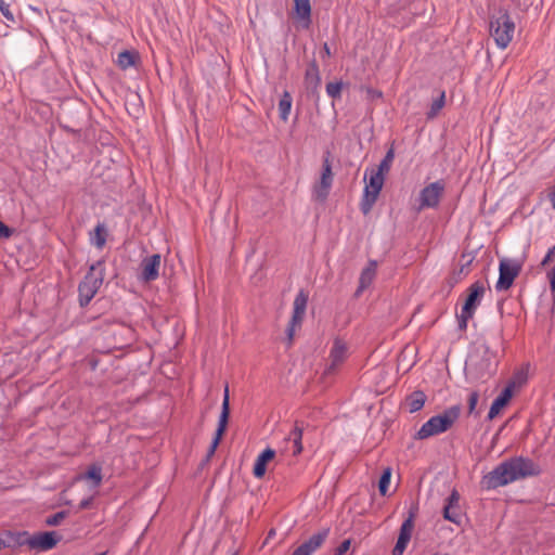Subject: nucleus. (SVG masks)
Here are the masks:
<instances>
[{
	"instance_id": "obj_1",
	"label": "nucleus",
	"mask_w": 555,
	"mask_h": 555,
	"mask_svg": "<svg viewBox=\"0 0 555 555\" xmlns=\"http://www.w3.org/2000/svg\"><path fill=\"white\" fill-rule=\"evenodd\" d=\"M539 473V466L532 460L516 456L499 464L483 477L482 482L487 489H496Z\"/></svg>"
},
{
	"instance_id": "obj_2",
	"label": "nucleus",
	"mask_w": 555,
	"mask_h": 555,
	"mask_svg": "<svg viewBox=\"0 0 555 555\" xmlns=\"http://www.w3.org/2000/svg\"><path fill=\"white\" fill-rule=\"evenodd\" d=\"M103 261L91 264L83 280L78 285L79 305L86 307L98 293L104 280V271L101 268Z\"/></svg>"
},
{
	"instance_id": "obj_3",
	"label": "nucleus",
	"mask_w": 555,
	"mask_h": 555,
	"mask_svg": "<svg viewBox=\"0 0 555 555\" xmlns=\"http://www.w3.org/2000/svg\"><path fill=\"white\" fill-rule=\"evenodd\" d=\"M515 33V23L507 11H500L498 15L490 21V35L496 47L504 50L513 40Z\"/></svg>"
},
{
	"instance_id": "obj_4",
	"label": "nucleus",
	"mask_w": 555,
	"mask_h": 555,
	"mask_svg": "<svg viewBox=\"0 0 555 555\" xmlns=\"http://www.w3.org/2000/svg\"><path fill=\"white\" fill-rule=\"evenodd\" d=\"M15 545H28L30 550L49 551L62 539L55 531H43L29 535L28 532L12 533Z\"/></svg>"
},
{
	"instance_id": "obj_5",
	"label": "nucleus",
	"mask_w": 555,
	"mask_h": 555,
	"mask_svg": "<svg viewBox=\"0 0 555 555\" xmlns=\"http://www.w3.org/2000/svg\"><path fill=\"white\" fill-rule=\"evenodd\" d=\"M460 410L457 406L450 408L442 414L430 417L418 429V439H426L447 431L457 420Z\"/></svg>"
},
{
	"instance_id": "obj_6",
	"label": "nucleus",
	"mask_w": 555,
	"mask_h": 555,
	"mask_svg": "<svg viewBox=\"0 0 555 555\" xmlns=\"http://www.w3.org/2000/svg\"><path fill=\"white\" fill-rule=\"evenodd\" d=\"M367 175L370 176L369 183L364 188V194L360 203V209L363 215H367L372 210L385 181V175L376 171L374 168L366 169L364 179H366Z\"/></svg>"
},
{
	"instance_id": "obj_7",
	"label": "nucleus",
	"mask_w": 555,
	"mask_h": 555,
	"mask_svg": "<svg viewBox=\"0 0 555 555\" xmlns=\"http://www.w3.org/2000/svg\"><path fill=\"white\" fill-rule=\"evenodd\" d=\"M521 268V261L513 258H503L499 264V279L495 283L496 292L509 289L514 280L520 273Z\"/></svg>"
},
{
	"instance_id": "obj_8",
	"label": "nucleus",
	"mask_w": 555,
	"mask_h": 555,
	"mask_svg": "<svg viewBox=\"0 0 555 555\" xmlns=\"http://www.w3.org/2000/svg\"><path fill=\"white\" fill-rule=\"evenodd\" d=\"M307 304L308 293L304 289H300L295 297L293 315L286 328L287 347H291L293 344L296 328L301 326L304 317L306 314Z\"/></svg>"
},
{
	"instance_id": "obj_9",
	"label": "nucleus",
	"mask_w": 555,
	"mask_h": 555,
	"mask_svg": "<svg viewBox=\"0 0 555 555\" xmlns=\"http://www.w3.org/2000/svg\"><path fill=\"white\" fill-rule=\"evenodd\" d=\"M331 152L326 151L323 156L322 172L320 181L315 183L313 192L318 201H325L333 184L334 173L332 171Z\"/></svg>"
},
{
	"instance_id": "obj_10",
	"label": "nucleus",
	"mask_w": 555,
	"mask_h": 555,
	"mask_svg": "<svg viewBox=\"0 0 555 555\" xmlns=\"http://www.w3.org/2000/svg\"><path fill=\"white\" fill-rule=\"evenodd\" d=\"M444 191L442 181H435L425 186L418 194V210L422 208H436Z\"/></svg>"
},
{
	"instance_id": "obj_11",
	"label": "nucleus",
	"mask_w": 555,
	"mask_h": 555,
	"mask_svg": "<svg viewBox=\"0 0 555 555\" xmlns=\"http://www.w3.org/2000/svg\"><path fill=\"white\" fill-rule=\"evenodd\" d=\"M416 516V506L411 505L409 517L401 525L397 543L392 550V555H402L411 541L412 531L414 529V518Z\"/></svg>"
},
{
	"instance_id": "obj_12",
	"label": "nucleus",
	"mask_w": 555,
	"mask_h": 555,
	"mask_svg": "<svg viewBox=\"0 0 555 555\" xmlns=\"http://www.w3.org/2000/svg\"><path fill=\"white\" fill-rule=\"evenodd\" d=\"M160 259L159 254L143 258L140 263L139 279L145 283L155 281L159 275Z\"/></svg>"
},
{
	"instance_id": "obj_13",
	"label": "nucleus",
	"mask_w": 555,
	"mask_h": 555,
	"mask_svg": "<svg viewBox=\"0 0 555 555\" xmlns=\"http://www.w3.org/2000/svg\"><path fill=\"white\" fill-rule=\"evenodd\" d=\"M347 345L341 339L336 338L330 352V364L326 366L324 374H334L339 365L347 359Z\"/></svg>"
},
{
	"instance_id": "obj_14",
	"label": "nucleus",
	"mask_w": 555,
	"mask_h": 555,
	"mask_svg": "<svg viewBox=\"0 0 555 555\" xmlns=\"http://www.w3.org/2000/svg\"><path fill=\"white\" fill-rule=\"evenodd\" d=\"M328 533L330 529L326 528L312 534L307 541L295 548L292 555H312L323 545Z\"/></svg>"
},
{
	"instance_id": "obj_15",
	"label": "nucleus",
	"mask_w": 555,
	"mask_h": 555,
	"mask_svg": "<svg viewBox=\"0 0 555 555\" xmlns=\"http://www.w3.org/2000/svg\"><path fill=\"white\" fill-rule=\"evenodd\" d=\"M486 293L485 283L481 281H476L468 287V295L465 299V302L462 307L464 309V313L472 312L475 313L477 307L479 306L483 295Z\"/></svg>"
},
{
	"instance_id": "obj_16",
	"label": "nucleus",
	"mask_w": 555,
	"mask_h": 555,
	"mask_svg": "<svg viewBox=\"0 0 555 555\" xmlns=\"http://www.w3.org/2000/svg\"><path fill=\"white\" fill-rule=\"evenodd\" d=\"M321 83L319 66L315 60L311 61L305 73V86L309 93L317 94Z\"/></svg>"
},
{
	"instance_id": "obj_17",
	"label": "nucleus",
	"mask_w": 555,
	"mask_h": 555,
	"mask_svg": "<svg viewBox=\"0 0 555 555\" xmlns=\"http://www.w3.org/2000/svg\"><path fill=\"white\" fill-rule=\"evenodd\" d=\"M514 386V383H509L493 400L488 413L489 420H493L500 413L501 409L504 408L511 400L513 396Z\"/></svg>"
},
{
	"instance_id": "obj_18",
	"label": "nucleus",
	"mask_w": 555,
	"mask_h": 555,
	"mask_svg": "<svg viewBox=\"0 0 555 555\" xmlns=\"http://www.w3.org/2000/svg\"><path fill=\"white\" fill-rule=\"evenodd\" d=\"M275 456V451L271 448L263 450L256 459L253 474L256 478H262L267 472V464Z\"/></svg>"
},
{
	"instance_id": "obj_19",
	"label": "nucleus",
	"mask_w": 555,
	"mask_h": 555,
	"mask_svg": "<svg viewBox=\"0 0 555 555\" xmlns=\"http://www.w3.org/2000/svg\"><path fill=\"white\" fill-rule=\"evenodd\" d=\"M446 105V92L442 90H435L431 95L429 109L426 112V119H435Z\"/></svg>"
},
{
	"instance_id": "obj_20",
	"label": "nucleus",
	"mask_w": 555,
	"mask_h": 555,
	"mask_svg": "<svg viewBox=\"0 0 555 555\" xmlns=\"http://www.w3.org/2000/svg\"><path fill=\"white\" fill-rule=\"evenodd\" d=\"M376 261H370L367 267L362 270L359 279V286L354 293L356 297H359L373 282L376 274Z\"/></svg>"
},
{
	"instance_id": "obj_21",
	"label": "nucleus",
	"mask_w": 555,
	"mask_h": 555,
	"mask_svg": "<svg viewBox=\"0 0 555 555\" xmlns=\"http://www.w3.org/2000/svg\"><path fill=\"white\" fill-rule=\"evenodd\" d=\"M294 10L297 16L305 21V27L311 23V4L310 0H294Z\"/></svg>"
},
{
	"instance_id": "obj_22",
	"label": "nucleus",
	"mask_w": 555,
	"mask_h": 555,
	"mask_svg": "<svg viewBox=\"0 0 555 555\" xmlns=\"http://www.w3.org/2000/svg\"><path fill=\"white\" fill-rule=\"evenodd\" d=\"M227 427H228V425L218 423V427L216 429L215 437L210 443V447L208 448L205 459L202 462V466L205 465L206 463H208L210 461V459L214 456L216 449L218 448V446L227 430Z\"/></svg>"
},
{
	"instance_id": "obj_23",
	"label": "nucleus",
	"mask_w": 555,
	"mask_h": 555,
	"mask_svg": "<svg viewBox=\"0 0 555 555\" xmlns=\"http://www.w3.org/2000/svg\"><path fill=\"white\" fill-rule=\"evenodd\" d=\"M302 431L304 427L301 423L296 422L294 429L289 433L287 438V440L293 441L294 444L293 455H298L302 451Z\"/></svg>"
},
{
	"instance_id": "obj_24",
	"label": "nucleus",
	"mask_w": 555,
	"mask_h": 555,
	"mask_svg": "<svg viewBox=\"0 0 555 555\" xmlns=\"http://www.w3.org/2000/svg\"><path fill=\"white\" fill-rule=\"evenodd\" d=\"M107 232L104 224L99 223L93 232L90 233V242L96 248L102 249L106 243Z\"/></svg>"
},
{
	"instance_id": "obj_25",
	"label": "nucleus",
	"mask_w": 555,
	"mask_h": 555,
	"mask_svg": "<svg viewBox=\"0 0 555 555\" xmlns=\"http://www.w3.org/2000/svg\"><path fill=\"white\" fill-rule=\"evenodd\" d=\"M292 95L285 91L279 102V115L283 121L288 119V115L292 108Z\"/></svg>"
},
{
	"instance_id": "obj_26",
	"label": "nucleus",
	"mask_w": 555,
	"mask_h": 555,
	"mask_svg": "<svg viewBox=\"0 0 555 555\" xmlns=\"http://www.w3.org/2000/svg\"><path fill=\"white\" fill-rule=\"evenodd\" d=\"M138 59V53L125 50L118 54L117 64L121 69H127L133 66Z\"/></svg>"
},
{
	"instance_id": "obj_27",
	"label": "nucleus",
	"mask_w": 555,
	"mask_h": 555,
	"mask_svg": "<svg viewBox=\"0 0 555 555\" xmlns=\"http://www.w3.org/2000/svg\"><path fill=\"white\" fill-rule=\"evenodd\" d=\"M230 417V396H229V386L228 384L224 387L221 413L219 415L218 423L228 425Z\"/></svg>"
},
{
	"instance_id": "obj_28",
	"label": "nucleus",
	"mask_w": 555,
	"mask_h": 555,
	"mask_svg": "<svg viewBox=\"0 0 555 555\" xmlns=\"http://www.w3.org/2000/svg\"><path fill=\"white\" fill-rule=\"evenodd\" d=\"M83 478L91 479L94 487H99L102 482V468L96 464H92L88 467V470L83 475Z\"/></svg>"
},
{
	"instance_id": "obj_29",
	"label": "nucleus",
	"mask_w": 555,
	"mask_h": 555,
	"mask_svg": "<svg viewBox=\"0 0 555 555\" xmlns=\"http://www.w3.org/2000/svg\"><path fill=\"white\" fill-rule=\"evenodd\" d=\"M392 470L390 467L384 468L380 478L378 480V491L380 495H386L388 492Z\"/></svg>"
},
{
	"instance_id": "obj_30",
	"label": "nucleus",
	"mask_w": 555,
	"mask_h": 555,
	"mask_svg": "<svg viewBox=\"0 0 555 555\" xmlns=\"http://www.w3.org/2000/svg\"><path fill=\"white\" fill-rule=\"evenodd\" d=\"M443 517L456 525H460L463 519L462 511L459 507H443Z\"/></svg>"
},
{
	"instance_id": "obj_31",
	"label": "nucleus",
	"mask_w": 555,
	"mask_h": 555,
	"mask_svg": "<svg viewBox=\"0 0 555 555\" xmlns=\"http://www.w3.org/2000/svg\"><path fill=\"white\" fill-rule=\"evenodd\" d=\"M393 158H395V151H393V147H390L387 151L384 158L382 159V162L379 163L377 169H375V170L378 172H382L384 175L388 173V171L390 170L391 164L393 162Z\"/></svg>"
},
{
	"instance_id": "obj_32",
	"label": "nucleus",
	"mask_w": 555,
	"mask_h": 555,
	"mask_svg": "<svg viewBox=\"0 0 555 555\" xmlns=\"http://www.w3.org/2000/svg\"><path fill=\"white\" fill-rule=\"evenodd\" d=\"M68 516L67 511L57 512L46 518L44 522L47 526L54 527L59 526Z\"/></svg>"
},
{
	"instance_id": "obj_33",
	"label": "nucleus",
	"mask_w": 555,
	"mask_h": 555,
	"mask_svg": "<svg viewBox=\"0 0 555 555\" xmlns=\"http://www.w3.org/2000/svg\"><path fill=\"white\" fill-rule=\"evenodd\" d=\"M341 89H343V82H340V81L328 82L326 85V92L333 99L340 98Z\"/></svg>"
},
{
	"instance_id": "obj_34",
	"label": "nucleus",
	"mask_w": 555,
	"mask_h": 555,
	"mask_svg": "<svg viewBox=\"0 0 555 555\" xmlns=\"http://www.w3.org/2000/svg\"><path fill=\"white\" fill-rule=\"evenodd\" d=\"M373 376L375 378L380 377V380L377 382V385L382 384L380 388L387 387L388 383L385 379L386 377H389V372L386 370L385 366L376 367L373 372Z\"/></svg>"
},
{
	"instance_id": "obj_35",
	"label": "nucleus",
	"mask_w": 555,
	"mask_h": 555,
	"mask_svg": "<svg viewBox=\"0 0 555 555\" xmlns=\"http://www.w3.org/2000/svg\"><path fill=\"white\" fill-rule=\"evenodd\" d=\"M0 12L7 18V21L12 23L15 22L14 15L10 10V4L7 3L4 0H0Z\"/></svg>"
},
{
	"instance_id": "obj_36",
	"label": "nucleus",
	"mask_w": 555,
	"mask_h": 555,
	"mask_svg": "<svg viewBox=\"0 0 555 555\" xmlns=\"http://www.w3.org/2000/svg\"><path fill=\"white\" fill-rule=\"evenodd\" d=\"M473 315L474 313L472 312H468V314L464 313V309H462L461 313L457 315L459 327L461 330H465L467 327L468 320L472 319Z\"/></svg>"
},
{
	"instance_id": "obj_37",
	"label": "nucleus",
	"mask_w": 555,
	"mask_h": 555,
	"mask_svg": "<svg viewBox=\"0 0 555 555\" xmlns=\"http://www.w3.org/2000/svg\"><path fill=\"white\" fill-rule=\"evenodd\" d=\"M460 506V494L453 490L447 499L444 507H459Z\"/></svg>"
},
{
	"instance_id": "obj_38",
	"label": "nucleus",
	"mask_w": 555,
	"mask_h": 555,
	"mask_svg": "<svg viewBox=\"0 0 555 555\" xmlns=\"http://www.w3.org/2000/svg\"><path fill=\"white\" fill-rule=\"evenodd\" d=\"M405 406L410 413L416 412V391L412 392L406 397Z\"/></svg>"
},
{
	"instance_id": "obj_39",
	"label": "nucleus",
	"mask_w": 555,
	"mask_h": 555,
	"mask_svg": "<svg viewBox=\"0 0 555 555\" xmlns=\"http://www.w3.org/2000/svg\"><path fill=\"white\" fill-rule=\"evenodd\" d=\"M14 541L12 539V533L8 532L4 535H0V550L3 547H13Z\"/></svg>"
},
{
	"instance_id": "obj_40",
	"label": "nucleus",
	"mask_w": 555,
	"mask_h": 555,
	"mask_svg": "<svg viewBox=\"0 0 555 555\" xmlns=\"http://www.w3.org/2000/svg\"><path fill=\"white\" fill-rule=\"evenodd\" d=\"M361 91H364L366 93V98L370 100L379 99L383 95L380 91L370 87H361Z\"/></svg>"
},
{
	"instance_id": "obj_41",
	"label": "nucleus",
	"mask_w": 555,
	"mask_h": 555,
	"mask_svg": "<svg viewBox=\"0 0 555 555\" xmlns=\"http://www.w3.org/2000/svg\"><path fill=\"white\" fill-rule=\"evenodd\" d=\"M479 395L476 391H473L468 396V410L469 413H473L476 409V405L478 403Z\"/></svg>"
},
{
	"instance_id": "obj_42",
	"label": "nucleus",
	"mask_w": 555,
	"mask_h": 555,
	"mask_svg": "<svg viewBox=\"0 0 555 555\" xmlns=\"http://www.w3.org/2000/svg\"><path fill=\"white\" fill-rule=\"evenodd\" d=\"M14 230L9 228L2 221H0V238H9L12 236Z\"/></svg>"
},
{
	"instance_id": "obj_43",
	"label": "nucleus",
	"mask_w": 555,
	"mask_h": 555,
	"mask_svg": "<svg viewBox=\"0 0 555 555\" xmlns=\"http://www.w3.org/2000/svg\"><path fill=\"white\" fill-rule=\"evenodd\" d=\"M349 547H350V540H345L335 550L334 555H344L349 550Z\"/></svg>"
},
{
	"instance_id": "obj_44",
	"label": "nucleus",
	"mask_w": 555,
	"mask_h": 555,
	"mask_svg": "<svg viewBox=\"0 0 555 555\" xmlns=\"http://www.w3.org/2000/svg\"><path fill=\"white\" fill-rule=\"evenodd\" d=\"M551 292L555 294V266L547 272Z\"/></svg>"
},
{
	"instance_id": "obj_45",
	"label": "nucleus",
	"mask_w": 555,
	"mask_h": 555,
	"mask_svg": "<svg viewBox=\"0 0 555 555\" xmlns=\"http://www.w3.org/2000/svg\"><path fill=\"white\" fill-rule=\"evenodd\" d=\"M92 498H88V499H85L82 501H80L79 505H78V509L79 511H82V509H86L88 507H90L91 503H92Z\"/></svg>"
},
{
	"instance_id": "obj_46",
	"label": "nucleus",
	"mask_w": 555,
	"mask_h": 555,
	"mask_svg": "<svg viewBox=\"0 0 555 555\" xmlns=\"http://www.w3.org/2000/svg\"><path fill=\"white\" fill-rule=\"evenodd\" d=\"M425 395L418 390V405H417V409L418 411L423 408L424 403H425Z\"/></svg>"
},
{
	"instance_id": "obj_47",
	"label": "nucleus",
	"mask_w": 555,
	"mask_h": 555,
	"mask_svg": "<svg viewBox=\"0 0 555 555\" xmlns=\"http://www.w3.org/2000/svg\"><path fill=\"white\" fill-rule=\"evenodd\" d=\"M322 56L323 57H330L331 56V50H330V47H328L327 43L323 44Z\"/></svg>"
},
{
	"instance_id": "obj_48",
	"label": "nucleus",
	"mask_w": 555,
	"mask_h": 555,
	"mask_svg": "<svg viewBox=\"0 0 555 555\" xmlns=\"http://www.w3.org/2000/svg\"><path fill=\"white\" fill-rule=\"evenodd\" d=\"M412 351V348H410V346H406L402 352H401V356H400V361H404L406 356Z\"/></svg>"
},
{
	"instance_id": "obj_49",
	"label": "nucleus",
	"mask_w": 555,
	"mask_h": 555,
	"mask_svg": "<svg viewBox=\"0 0 555 555\" xmlns=\"http://www.w3.org/2000/svg\"><path fill=\"white\" fill-rule=\"evenodd\" d=\"M552 260H553V258H552V257H548V255L546 254V255L544 256V258L542 259V261H541V266H545L546 263H548V262H550V261H552Z\"/></svg>"
},
{
	"instance_id": "obj_50",
	"label": "nucleus",
	"mask_w": 555,
	"mask_h": 555,
	"mask_svg": "<svg viewBox=\"0 0 555 555\" xmlns=\"http://www.w3.org/2000/svg\"><path fill=\"white\" fill-rule=\"evenodd\" d=\"M548 257L555 258V245L548 248L547 253Z\"/></svg>"
},
{
	"instance_id": "obj_51",
	"label": "nucleus",
	"mask_w": 555,
	"mask_h": 555,
	"mask_svg": "<svg viewBox=\"0 0 555 555\" xmlns=\"http://www.w3.org/2000/svg\"><path fill=\"white\" fill-rule=\"evenodd\" d=\"M95 555H105V553H100V554H95Z\"/></svg>"
},
{
	"instance_id": "obj_52",
	"label": "nucleus",
	"mask_w": 555,
	"mask_h": 555,
	"mask_svg": "<svg viewBox=\"0 0 555 555\" xmlns=\"http://www.w3.org/2000/svg\"><path fill=\"white\" fill-rule=\"evenodd\" d=\"M232 555H237V553H233Z\"/></svg>"
},
{
	"instance_id": "obj_53",
	"label": "nucleus",
	"mask_w": 555,
	"mask_h": 555,
	"mask_svg": "<svg viewBox=\"0 0 555 555\" xmlns=\"http://www.w3.org/2000/svg\"><path fill=\"white\" fill-rule=\"evenodd\" d=\"M232 555H237V553H233Z\"/></svg>"
}]
</instances>
